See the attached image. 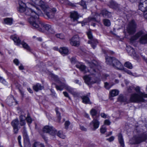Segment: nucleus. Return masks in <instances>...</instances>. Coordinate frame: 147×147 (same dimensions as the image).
<instances>
[{"instance_id":"obj_60","label":"nucleus","mask_w":147,"mask_h":147,"mask_svg":"<svg viewBox=\"0 0 147 147\" xmlns=\"http://www.w3.org/2000/svg\"><path fill=\"white\" fill-rule=\"evenodd\" d=\"M21 136H19L18 137V139L19 144V145H20V146L21 147H23L22 146V145H21Z\"/></svg>"},{"instance_id":"obj_25","label":"nucleus","mask_w":147,"mask_h":147,"mask_svg":"<svg viewBox=\"0 0 147 147\" xmlns=\"http://www.w3.org/2000/svg\"><path fill=\"white\" fill-rule=\"evenodd\" d=\"M90 113L93 119L95 118H98L99 117V116L97 115V111L94 109H92L90 111Z\"/></svg>"},{"instance_id":"obj_33","label":"nucleus","mask_w":147,"mask_h":147,"mask_svg":"<svg viewBox=\"0 0 147 147\" xmlns=\"http://www.w3.org/2000/svg\"><path fill=\"white\" fill-rule=\"evenodd\" d=\"M142 32H139L137 33L135 35L132 36L131 38V40L133 41L137 40L142 35Z\"/></svg>"},{"instance_id":"obj_59","label":"nucleus","mask_w":147,"mask_h":147,"mask_svg":"<svg viewBox=\"0 0 147 147\" xmlns=\"http://www.w3.org/2000/svg\"><path fill=\"white\" fill-rule=\"evenodd\" d=\"M134 89V88L133 86H129L128 88V90L129 92H132V90Z\"/></svg>"},{"instance_id":"obj_6","label":"nucleus","mask_w":147,"mask_h":147,"mask_svg":"<svg viewBox=\"0 0 147 147\" xmlns=\"http://www.w3.org/2000/svg\"><path fill=\"white\" fill-rule=\"evenodd\" d=\"M139 8L144 12V17L147 20V0H140Z\"/></svg>"},{"instance_id":"obj_57","label":"nucleus","mask_w":147,"mask_h":147,"mask_svg":"<svg viewBox=\"0 0 147 147\" xmlns=\"http://www.w3.org/2000/svg\"><path fill=\"white\" fill-rule=\"evenodd\" d=\"M111 123L110 121L108 119L105 120L104 121V124L106 125H109Z\"/></svg>"},{"instance_id":"obj_49","label":"nucleus","mask_w":147,"mask_h":147,"mask_svg":"<svg viewBox=\"0 0 147 147\" xmlns=\"http://www.w3.org/2000/svg\"><path fill=\"white\" fill-rule=\"evenodd\" d=\"M106 131V128L104 126H103L100 128V132L102 134L104 133Z\"/></svg>"},{"instance_id":"obj_61","label":"nucleus","mask_w":147,"mask_h":147,"mask_svg":"<svg viewBox=\"0 0 147 147\" xmlns=\"http://www.w3.org/2000/svg\"><path fill=\"white\" fill-rule=\"evenodd\" d=\"M101 117L104 118H106L107 117V115L105 114L104 113H101L100 114Z\"/></svg>"},{"instance_id":"obj_43","label":"nucleus","mask_w":147,"mask_h":147,"mask_svg":"<svg viewBox=\"0 0 147 147\" xmlns=\"http://www.w3.org/2000/svg\"><path fill=\"white\" fill-rule=\"evenodd\" d=\"M104 24L106 26H109L111 25V22L108 19H104L103 20Z\"/></svg>"},{"instance_id":"obj_40","label":"nucleus","mask_w":147,"mask_h":147,"mask_svg":"<svg viewBox=\"0 0 147 147\" xmlns=\"http://www.w3.org/2000/svg\"><path fill=\"white\" fill-rule=\"evenodd\" d=\"M56 132H57L55 134V135L57 134V135L58 136L62 139H65V136L63 134L62 131H59L57 132V131H56Z\"/></svg>"},{"instance_id":"obj_54","label":"nucleus","mask_w":147,"mask_h":147,"mask_svg":"<svg viewBox=\"0 0 147 147\" xmlns=\"http://www.w3.org/2000/svg\"><path fill=\"white\" fill-rule=\"evenodd\" d=\"M81 5L83 7V8L84 9L86 8V6L85 2L84 1L82 0L81 3Z\"/></svg>"},{"instance_id":"obj_37","label":"nucleus","mask_w":147,"mask_h":147,"mask_svg":"<svg viewBox=\"0 0 147 147\" xmlns=\"http://www.w3.org/2000/svg\"><path fill=\"white\" fill-rule=\"evenodd\" d=\"M21 44L23 47L25 49L28 51H30V48L29 46L26 43L22 41Z\"/></svg>"},{"instance_id":"obj_12","label":"nucleus","mask_w":147,"mask_h":147,"mask_svg":"<svg viewBox=\"0 0 147 147\" xmlns=\"http://www.w3.org/2000/svg\"><path fill=\"white\" fill-rule=\"evenodd\" d=\"M85 83L88 85L93 84L97 82L96 80H93L90 75H85L83 77Z\"/></svg>"},{"instance_id":"obj_26","label":"nucleus","mask_w":147,"mask_h":147,"mask_svg":"<svg viewBox=\"0 0 147 147\" xmlns=\"http://www.w3.org/2000/svg\"><path fill=\"white\" fill-rule=\"evenodd\" d=\"M7 100L8 104L10 106L13 105V103H15V105L17 104V102L16 101L15 99L12 96H11L9 98H8Z\"/></svg>"},{"instance_id":"obj_36","label":"nucleus","mask_w":147,"mask_h":147,"mask_svg":"<svg viewBox=\"0 0 147 147\" xmlns=\"http://www.w3.org/2000/svg\"><path fill=\"white\" fill-rule=\"evenodd\" d=\"M118 94L119 91L116 89L113 90L110 92V95L112 97L117 96Z\"/></svg>"},{"instance_id":"obj_9","label":"nucleus","mask_w":147,"mask_h":147,"mask_svg":"<svg viewBox=\"0 0 147 147\" xmlns=\"http://www.w3.org/2000/svg\"><path fill=\"white\" fill-rule=\"evenodd\" d=\"M88 38L90 40L88 42V43L90 44L92 48L94 49L96 47V46L98 42L97 40L94 38L91 31H88L87 32Z\"/></svg>"},{"instance_id":"obj_44","label":"nucleus","mask_w":147,"mask_h":147,"mask_svg":"<svg viewBox=\"0 0 147 147\" xmlns=\"http://www.w3.org/2000/svg\"><path fill=\"white\" fill-rule=\"evenodd\" d=\"M113 85V84L108 83L107 82H105V87L106 89H109Z\"/></svg>"},{"instance_id":"obj_56","label":"nucleus","mask_w":147,"mask_h":147,"mask_svg":"<svg viewBox=\"0 0 147 147\" xmlns=\"http://www.w3.org/2000/svg\"><path fill=\"white\" fill-rule=\"evenodd\" d=\"M26 124V123L25 121H20V126L25 127L24 126Z\"/></svg>"},{"instance_id":"obj_30","label":"nucleus","mask_w":147,"mask_h":147,"mask_svg":"<svg viewBox=\"0 0 147 147\" xmlns=\"http://www.w3.org/2000/svg\"><path fill=\"white\" fill-rule=\"evenodd\" d=\"M33 88L35 91L38 92L39 90L42 89L43 88V87L40 84L37 83L33 86Z\"/></svg>"},{"instance_id":"obj_11","label":"nucleus","mask_w":147,"mask_h":147,"mask_svg":"<svg viewBox=\"0 0 147 147\" xmlns=\"http://www.w3.org/2000/svg\"><path fill=\"white\" fill-rule=\"evenodd\" d=\"M42 130L44 133H49L52 135H54L57 132L56 130L53 127L48 125L45 126Z\"/></svg>"},{"instance_id":"obj_28","label":"nucleus","mask_w":147,"mask_h":147,"mask_svg":"<svg viewBox=\"0 0 147 147\" xmlns=\"http://www.w3.org/2000/svg\"><path fill=\"white\" fill-rule=\"evenodd\" d=\"M76 66L81 71L83 72L84 73L86 72V67L84 65L81 63H79L76 65Z\"/></svg>"},{"instance_id":"obj_5","label":"nucleus","mask_w":147,"mask_h":147,"mask_svg":"<svg viewBox=\"0 0 147 147\" xmlns=\"http://www.w3.org/2000/svg\"><path fill=\"white\" fill-rule=\"evenodd\" d=\"M147 140V133H143L134 136L130 140V143L132 144H138Z\"/></svg>"},{"instance_id":"obj_16","label":"nucleus","mask_w":147,"mask_h":147,"mask_svg":"<svg viewBox=\"0 0 147 147\" xmlns=\"http://www.w3.org/2000/svg\"><path fill=\"white\" fill-rule=\"evenodd\" d=\"M65 88L71 94L74 96H79V93L77 92L74 91V89L68 85L64 84Z\"/></svg>"},{"instance_id":"obj_46","label":"nucleus","mask_w":147,"mask_h":147,"mask_svg":"<svg viewBox=\"0 0 147 147\" xmlns=\"http://www.w3.org/2000/svg\"><path fill=\"white\" fill-rule=\"evenodd\" d=\"M64 84H63L61 85L60 86H59L58 85L56 86V88L57 90H62L63 88H65V86H64Z\"/></svg>"},{"instance_id":"obj_22","label":"nucleus","mask_w":147,"mask_h":147,"mask_svg":"<svg viewBox=\"0 0 147 147\" xmlns=\"http://www.w3.org/2000/svg\"><path fill=\"white\" fill-rule=\"evenodd\" d=\"M118 100L121 102H124L125 104L131 102L130 101V99L129 100H128L126 97L122 95L119 96L118 98Z\"/></svg>"},{"instance_id":"obj_7","label":"nucleus","mask_w":147,"mask_h":147,"mask_svg":"<svg viewBox=\"0 0 147 147\" xmlns=\"http://www.w3.org/2000/svg\"><path fill=\"white\" fill-rule=\"evenodd\" d=\"M43 11L47 18L49 19H52L54 18L55 13L56 11L55 8H50L48 6Z\"/></svg>"},{"instance_id":"obj_19","label":"nucleus","mask_w":147,"mask_h":147,"mask_svg":"<svg viewBox=\"0 0 147 147\" xmlns=\"http://www.w3.org/2000/svg\"><path fill=\"white\" fill-rule=\"evenodd\" d=\"M70 17L72 21L74 22L77 21V20L79 18V15L78 13L75 11H72L70 13Z\"/></svg>"},{"instance_id":"obj_18","label":"nucleus","mask_w":147,"mask_h":147,"mask_svg":"<svg viewBox=\"0 0 147 147\" xmlns=\"http://www.w3.org/2000/svg\"><path fill=\"white\" fill-rule=\"evenodd\" d=\"M99 125V122L97 118L93 119V121L90 123V125L93 127L94 128V130H95L98 128Z\"/></svg>"},{"instance_id":"obj_2","label":"nucleus","mask_w":147,"mask_h":147,"mask_svg":"<svg viewBox=\"0 0 147 147\" xmlns=\"http://www.w3.org/2000/svg\"><path fill=\"white\" fill-rule=\"evenodd\" d=\"M39 14L36 15L34 17H30L28 19V22L31 27L33 29H37L39 31L42 30L40 24L42 22L38 20Z\"/></svg>"},{"instance_id":"obj_1","label":"nucleus","mask_w":147,"mask_h":147,"mask_svg":"<svg viewBox=\"0 0 147 147\" xmlns=\"http://www.w3.org/2000/svg\"><path fill=\"white\" fill-rule=\"evenodd\" d=\"M134 90L136 93L132 94L131 95L130 101L132 102H143L144 100L143 98H147V94L141 92L139 86L134 88Z\"/></svg>"},{"instance_id":"obj_35","label":"nucleus","mask_w":147,"mask_h":147,"mask_svg":"<svg viewBox=\"0 0 147 147\" xmlns=\"http://www.w3.org/2000/svg\"><path fill=\"white\" fill-rule=\"evenodd\" d=\"M3 23L9 25L12 24V19L10 18H6L4 19Z\"/></svg>"},{"instance_id":"obj_20","label":"nucleus","mask_w":147,"mask_h":147,"mask_svg":"<svg viewBox=\"0 0 147 147\" xmlns=\"http://www.w3.org/2000/svg\"><path fill=\"white\" fill-rule=\"evenodd\" d=\"M126 50L129 54L130 55L138 57V56L135 52L134 49L130 46H128L126 47Z\"/></svg>"},{"instance_id":"obj_24","label":"nucleus","mask_w":147,"mask_h":147,"mask_svg":"<svg viewBox=\"0 0 147 147\" xmlns=\"http://www.w3.org/2000/svg\"><path fill=\"white\" fill-rule=\"evenodd\" d=\"M11 38L14 41L16 44L18 45H20L21 43V40L19 39V38L16 35H13L11 36Z\"/></svg>"},{"instance_id":"obj_55","label":"nucleus","mask_w":147,"mask_h":147,"mask_svg":"<svg viewBox=\"0 0 147 147\" xmlns=\"http://www.w3.org/2000/svg\"><path fill=\"white\" fill-rule=\"evenodd\" d=\"M70 124V122L68 121H66L65 123V128L66 129H67L68 128Z\"/></svg>"},{"instance_id":"obj_23","label":"nucleus","mask_w":147,"mask_h":147,"mask_svg":"<svg viewBox=\"0 0 147 147\" xmlns=\"http://www.w3.org/2000/svg\"><path fill=\"white\" fill-rule=\"evenodd\" d=\"M139 42L142 44H147V34L143 35L139 39Z\"/></svg>"},{"instance_id":"obj_14","label":"nucleus","mask_w":147,"mask_h":147,"mask_svg":"<svg viewBox=\"0 0 147 147\" xmlns=\"http://www.w3.org/2000/svg\"><path fill=\"white\" fill-rule=\"evenodd\" d=\"M79 43V38L77 35H74L70 40V43L72 45L78 46Z\"/></svg>"},{"instance_id":"obj_15","label":"nucleus","mask_w":147,"mask_h":147,"mask_svg":"<svg viewBox=\"0 0 147 147\" xmlns=\"http://www.w3.org/2000/svg\"><path fill=\"white\" fill-rule=\"evenodd\" d=\"M19 121L18 119L13 120L11 123V125L13 127V131L15 134H17L18 131V125Z\"/></svg>"},{"instance_id":"obj_53","label":"nucleus","mask_w":147,"mask_h":147,"mask_svg":"<svg viewBox=\"0 0 147 147\" xmlns=\"http://www.w3.org/2000/svg\"><path fill=\"white\" fill-rule=\"evenodd\" d=\"M26 117L25 116L21 115L20 117V121H25Z\"/></svg>"},{"instance_id":"obj_51","label":"nucleus","mask_w":147,"mask_h":147,"mask_svg":"<svg viewBox=\"0 0 147 147\" xmlns=\"http://www.w3.org/2000/svg\"><path fill=\"white\" fill-rule=\"evenodd\" d=\"M123 67L122 68V69H121V70H123L125 72H126L127 74H128L129 75H133V74H132V73L130 70H127V69H123Z\"/></svg>"},{"instance_id":"obj_52","label":"nucleus","mask_w":147,"mask_h":147,"mask_svg":"<svg viewBox=\"0 0 147 147\" xmlns=\"http://www.w3.org/2000/svg\"><path fill=\"white\" fill-rule=\"evenodd\" d=\"M52 77L53 78L55 81H59V78L58 77L55 75H52Z\"/></svg>"},{"instance_id":"obj_29","label":"nucleus","mask_w":147,"mask_h":147,"mask_svg":"<svg viewBox=\"0 0 147 147\" xmlns=\"http://www.w3.org/2000/svg\"><path fill=\"white\" fill-rule=\"evenodd\" d=\"M59 51L62 55H64L68 54V50L67 48L63 47L59 49Z\"/></svg>"},{"instance_id":"obj_62","label":"nucleus","mask_w":147,"mask_h":147,"mask_svg":"<svg viewBox=\"0 0 147 147\" xmlns=\"http://www.w3.org/2000/svg\"><path fill=\"white\" fill-rule=\"evenodd\" d=\"M80 129L83 131H87V129L84 126L82 125L80 126Z\"/></svg>"},{"instance_id":"obj_13","label":"nucleus","mask_w":147,"mask_h":147,"mask_svg":"<svg viewBox=\"0 0 147 147\" xmlns=\"http://www.w3.org/2000/svg\"><path fill=\"white\" fill-rule=\"evenodd\" d=\"M40 26L42 28V30L40 31V32L42 31L43 29L45 28L50 33L53 34L54 33L53 30L51 28V26L49 24H46L42 22V23L40 24Z\"/></svg>"},{"instance_id":"obj_27","label":"nucleus","mask_w":147,"mask_h":147,"mask_svg":"<svg viewBox=\"0 0 147 147\" xmlns=\"http://www.w3.org/2000/svg\"><path fill=\"white\" fill-rule=\"evenodd\" d=\"M82 100V102L85 104H91V102H90V99L87 96H82L81 97Z\"/></svg>"},{"instance_id":"obj_48","label":"nucleus","mask_w":147,"mask_h":147,"mask_svg":"<svg viewBox=\"0 0 147 147\" xmlns=\"http://www.w3.org/2000/svg\"><path fill=\"white\" fill-rule=\"evenodd\" d=\"M26 120L27 122L28 123H30L32 122V119L28 115L27 117H26Z\"/></svg>"},{"instance_id":"obj_17","label":"nucleus","mask_w":147,"mask_h":147,"mask_svg":"<svg viewBox=\"0 0 147 147\" xmlns=\"http://www.w3.org/2000/svg\"><path fill=\"white\" fill-rule=\"evenodd\" d=\"M33 3L40 7L42 10L47 6L45 2L42 0H35Z\"/></svg>"},{"instance_id":"obj_4","label":"nucleus","mask_w":147,"mask_h":147,"mask_svg":"<svg viewBox=\"0 0 147 147\" xmlns=\"http://www.w3.org/2000/svg\"><path fill=\"white\" fill-rule=\"evenodd\" d=\"M90 66V69H88V72L92 75H95L99 72V71L101 69V66L95 60L91 62H88Z\"/></svg>"},{"instance_id":"obj_8","label":"nucleus","mask_w":147,"mask_h":147,"mask_svg":"<svg viewBox=\"0 0 147 147\" xmlns=\"http://www.w3.org/2000/svg\"><path fill=\"white\" fill-rule=\"evenodd\" d=\"M136 25L135 21L132 20L129 22L127 28V31L129 34H132L136 32Z\"/></svg>"},{"instance_id":"obj_47","label":"nucleus","mask_w":147,"mask_h":147,"mask_svg":"<svg viewBox=\"0 0 147 147\" xmlns=\"http://www.w3.org/2000/svg\"><path fill=\"white\" fill-rule=\"evenodd\" d=\"M0 82L5 85L7 84V83L5 80L3 79L2 77L0 76Z\"/></svg>"},{"instance_id":"obj_42","label":"nucleus","mask_w":147,"mask_h":147,"mask_svg":"<svg viewBox=\"0 0 147 147\" xmlns=\"http://www.w3.org/2000/svg\"><path fill=\"white\" fill-rule=\"evenodd\" d=\"M124 66L130 69H131L133 68L132 65L129 62H126L124 64Z\"/></svg>"},{"instance_id":"obj_58","label":"nucleus","mask_w":147,"mask_h":147,"mask_svg":"<svg viewBox=\"0 0 147 147\" xmlns=\"http://www.w3.org/2000/svg\"><path fill=\"white\" fill-rule=\"evenodd\" d=\"M13 62L16 65H18L19 63V61L18 59H15L13 61Z\"/></svg>"},{"instance_id":"obj_41","label":"nucleus","mask_w":147,"mask_h":147,"mask_svg":"<svg viewBox=\"0 0 147 147\" xmlns=\"http://www.w3.org/2000/svg\"><path fill=\"white\" fill-rule=\"evenodd\" d=\"M58 108L57 107L56 108L55 110L56 113L58 117L57 121L59 122L61 119V117L60 115V113L58 111Z\"/></svg>"},{"instance_id":"obj_32","label":"nucleus","mask_w":147,"mask_h":147,"mask_svg":"<svg viewBox=\"0 0 147 147\" xmlns=\"http://www.w3.org/2000/svg\"><path fill=\"white\" fill-rule=\"evenodd\" d=\"M101 14L104 18H110L111 16V13L106 10H103Z\"/></svg>"},{"instance_id":"obj_39","label":"nucleus","mask_w":147,"mask_h":147,"mask_svg":"<svg viewBox=\"0 0 147 147\" xmlns=\"http://www.w3.org/2000/svg\"><path fill=\"white\" fill-rule=\"evenodd\" d=\"M32 147H45L43 144L38 142H35L33 145Z\"/></svg>"},{"instance_id":"obj_38","label":"nucleus","mask_w":147,"mask_h":147,"mask_svg":"<svg viewBox=\"0 0 147 147\" xmlns=\"http://www.w3.org/2000/svg\"><path fill=\"white\" fill-rule=\"evenodd\" d=\"M23 134L24 140H27L28 139V138L26 131L25 130V127H23Z\"/></svg>"},{"instance_id":"obj_63","label":"nucleus","mask_w":147,"mask_h":147,"mask_svg":"<svg viewBox=\"0 0 147 147\" xmlns=\"http://www.w3.org/2000/svg\"><path fill=\"white\" fill-rule=\"evenodd\" d=\"M63 94L65 97L68 98L69 99H70V97H69L68 93L66 92H63Z\"/></svg>"},{"instance_id":"obj_10","label":"nucleus","mask_w":147,"mask_h":147,"mask_svg":"<svg viewBox=\"0 0 147 147\" xmlns=\"http://www.w3.org/2000/svg\"><path fill=\"white\" fill-rule=\"evenodd\" d=\"M25 13L26 15L31 16L30 17H34L36 15L41 13L40 10H38L37 11L32 9L31 8H27L25 11Z\"/></svg>"},{"instance_id":"obj_64","label":"nucleus","mask_w":147,"mask_h":147,"mask_svg":"<svg viewBox=\"0 0 147 147\" xmlns=\"http://www.w3.org/2000/svg\"><path fill=\"white\" fill-rule=\"evenodd\" d=\"M114 138L113 136H111L109 138L107 139V140L109 141V142H111L113 141L114 140Z\"/></svg>"},{"instance_id":"obj_31","label":"nucleus","mask_w":147,"mask_h":147,"mask_svg":"<svg viewBox=\"0 0 147 147\" xmlns=\"http://www.w3.org/2000/svg\"><path fill=\"white\" fill-rule=\"evenodd\" d=\"M118 139L119 143L121 147H124V144L123 136L121 134H119L118 136Z\"/></svg>"},{"instance_id":"obj_3","label":"nucleus","mask_w":147,"mask_h":147,"mask_svg":"<svg viewBox=\"0 0 147 147\" xmlns=\"http://www.w3.org/2000/svg\"><path fill=\"white\" fill-rule=\"evenodd\" d=\"M106 63L107 64L112 65L115 68L118 69H122L123 65L117 59L114 57H106Z\"/></svg>"},{"instance_id":"obj_21","label":"nucleus","mask_w":147,"mask_h":147,"mask_svg":"<svg viewBox=\"0 0 147 147\" xmlns=\"http://www.w3.org/2000/svg\"><path fill=\"white\" fill-rule=\"evenodd\" d=\"M19 7L18 9V11L20 12H23L25 11L26 9V5L22 1H19Z\"/></svg>"},{"instance_id":"obj_50","label":"nucleus","mask_w":147,"mask_h":147,"mask_svg":"<svg viewBox=\"0 0 147 147\" xmlns=\"http://www.w3.org/2000/svg\"><path fill=\"white\" fill-rule=\"evenodd\" d=\"M56 37L60 39H63L64 38V36L62 34H57L56 35Z\"/></svg>"},{"instance_id":"obj_34","label":"nucleus","mask_w":147,"mask_h":147,"mask_svg":"<svg viewBox=\"0 0 147 147\" xmlns=\"http://www.w3.org/2000/svg\"><path fill=\"white\" fill-rule=\"evenodd\" d=\"M108 5L110 7L113 8H116L119 6L118 5L113 1H110Z\"/></svg>"},{"instance_id":"obj_45","label":"nucleus","mask_w":147,"mask_h":147,"mask_svg":"<svg viewBox=\"0 0 147 147\" xmlns=\"http://www.w3.org/2000/svg\"><path fill=\"white\" fill-rule=\"evenodd\" d=\"M25 147H30L31 145L29 139L24 140Z\"/></svg>"}]
</instances>
